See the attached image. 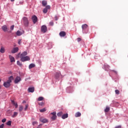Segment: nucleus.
I'll use <instances>...</instances> for the list:
<instances>
[{
    "instance_id": "nucleus-1",
    "label": "nucleus",
    "mask_w": 128,
    "mask_h": 128,
    "mask_svg": "<svg viewBox=\"0 0 128 128\" xmlns=\"http://www.w3.org/2000/svg\"><path fill=\"white\" fill-rule=\"evenodd\" d=\"M22 22L26 28H28V24H30V22H28V19L26 17H23L22 18Z\"/></svg>"
},
{
    "instance_id": "nucleus-2",
    "label": "nucleus",
    "mask_w": 128,
    "mask_h": 128,
    "mask_svg": "<svg viewBox=\"0 0 128 128\" xmlns=\"http://www.w3.org/2000/svg\"><path fill=\"white\" fill-rule=\"evenodd\" d=\"M83 34H88V26L86 24H82V26Z\"/></svg>"
},
{
    "instance_id": "nucleus-3",
    "label": "nucleus",
    "mask_w": 128,
    "mask_h": 128,
    "mask_svg": "<svg viewBox=\"0 0 128 128\" xmlns=\"http://www.w3.org/2000/svg\"><path fill=\"white\" fill-rule=\"evenodd\" d=\"M20 58L21 62H26L30 60V57H28V56H24L20 57Z\"/></svg>"
},
{
    "instance_id": "nucleus-4",
    "label": "nucleus",
    "mask_w": 128,
    "mask_h": 128,
    "mask_svg": "<svg viewBox=\"0 0 128 128\" xmlns=\"http://www.w3.org/2000/svg\"><path fill=\"white\" fill-rule=\"evenodd\" d=\"M50 114L52 115L51 117V120H56V112L50 113Z\"/></svg>"
},
{
    "instance_id": "nucleus-5",
    "label": "nucleus",
    "mask_w": 128,
    "mask_h": 128,
    "mask_svg": "<svg viewBox=\"0 0 128 128\" xmlns=\"http://www.w3.org/2000/svg\"><path fill=\"white\" fill-rule=\"evenodd\" d=\"M46 30H48V28H46V26H42L41 28V31L42 32H44V34L45 32H46Z\"/></svg>"
},
{
    "instance_id": "nucleus-6",
    "label": "nucleus",
    "mask_w": 128,
    "mask_h": 128,
    "mask_svg": "<svg viewBox=\"0 0 128 128\" xmlns=\"http://www.w3.org/2000/svg\"><path fill=\"white\" fill-rule=\"evenodd\" d=\"M21 80H22V79L20 78V77L17 76L14 82L15 84H18V82H20Z\"/></svg>"
},
{
    "instance_id": "nucleus-7",
    "label": "nucleus",
    "mask_w": 128,
    "mask_h": 128,
    "mask_svg": "<svg viewBox=\"0 0 128 128\" xmlns=\"http://www.w3.org/2000/svg\"><path fill=\"white\" fill-rule=\"evenodd\" d=\"M4 88H10V82H8V81L4 82Z\"/></svg>"
},
{
    "instance_id": "nucleus-8",
    "label": "nucleus",
    "mask_w": 128,
    "mask_h": 128,
    "mask_svg": "<svg viewBox=\"0 0 128 128\" xmlns=\"http://www.w3.org/2000/svg\"><path fill=\"white\" fill-rule=\"evenodd\" d=\"M32 20L34 24H36L38 22V17L34 15L32 16Z\"/></svg>"
},
{
    "instance_id": "nucleus-9",
    "label": "nucleus",
    "mask_w": 128,
    "mask_h": 128,
    "mask_svg": "<svg viewBox=\"0 0 128 128\" xmlns=\"http://www.w3.org/2000/svg\"><path fill=\"white\" fill-rule=\"evenodd\" d=\"M40 122H43V124H46L48 122V120L42 117L40 118Z\"/></svg>"
},
{
    "instance_id": "nucleus-10",
    "label": "nucleus",
    "mask_w": 128,
    "mask_h": 128,
    "mask_svg": "<svg viewBox=\"0 0 128 128\" xmlns=\"http://www.w3.org/2000/svg\"><path fill=\"white\" fill-rule=\"evenodd\" d=\"M18 52V48L16 47L14 48L12 50V54H16V52Z\"/></svg>"
},
{
    "instance_id": "nucleus-11",
    "label": "nucleus",
    "mask_w": 128,
    "mask_h": 128,
    "mask_svg": "<svg viewBox=\"0 0 128 128\" xmlns=\"http://www.w3.org/2000/svg\"><path fill=\"white\" fill-rule=\"evenodd\" d=\"M59 34H60V36L64 37V36H66V32H64V31H62L60 32Z\"/></svg>"
},
{
    "instance_id": "nucleus-12",
    "label": "nucleus",
    "mask_w": 128,
    "mask_h": 128,
    "mask_svg": "<svg viewBox=\"0 0 128 128\" xmlns=\"http://www.w3.org/2000/svg\"><path fill=\"white\" fill-rule=\"evenodd\" d=\"M0 52H1V54H4V52H6V49L3 46H1L0 49Z\"/></svg>"
},
{
    "instance_id": "nucleus-13",
    "label": "nucleus",
    "mask_w": 128,
    "mask_h": 128,
    "mask_svg": "<svg viewBox=\"0 0 128 128\" xmlns=\"http://www.w3.org/2000/svg\"><path fill=\"white\" fill-rule=\"evenodd\" d=\"M9 58L10 59V62H16L14 58L10 55L9 56Z\"/></svg>"
},
{
    "instance_id": "nucleus-14",
    "label": "nucleus",
    "mask_w": 128,
    "mask_h": 128,
    "mask_svg": "<svg viewBox=\"0 0 128 128\" xmlns=\"http://www.w3.org/2000/svg\"><path fill=\"white\" fill-rule=\"evenodd\" d=\"M2 28L4 32H8V26H6V25L3 26Z\"/></svg>"
},
{
    "instance_id": "nucleus-15",
    "label": "nucleus",
    "mask_w": 128,
    "mask_h": 128,
    "mask_svg": "<svg viewBox=\"0 0 128 128\" xmlns=\"http://www.w3.org/2000/svg\"><path fill=\"white\" fill-rule=\"evenodd\" d=\"M28 92H34V88L32 87L28 88Z\"/></svg>"
},
{
    "instance_id": "nucleus-16",
    "label": "nucleus",
    "mask_w": 128,
    "mask_h": 128,
    "mask_svg": "<svg viewBox=\"0 0 128 128\" xmlns=\"http://www.w3.org/2000/svg\"><path fill=\"white\" fill-rule=\"evenodd\" d=\"M28 54V52H23L20 55V58L26 56Z\"/></svg>"
},
{
    "instance_id": "nucleus-17",
    "label": "nucleus",
    "mask_w": 128,
    "mask_h": 128,
    "mask_svg": "<svg viewBox=\"0 0 128 128\" xmlns=\"http://www.w3.org/2000/svg\"><path fill=\"white\" fill-rule=\"evenodd\" d=\"M68 118V114H64L62 116V118L63 120H64L66 118Z\"/></svg>"
},
{
    "instance_id": "nucleus-18",
    "label": "nucleus",
    "mask_w": 128,
    "mask_h": 128,
    "mask_svg": "<svg viewBox=\"0 0 128 128\" xmlns=\"http://www.w3.org/2000/svg\"><path fill=\"white\" fill-rule=\"evenodd\" d=\"M22 34H24V32H22L20 31V30H18L16 32V36H22Z\"/></svg>"
},
{
    "instance_id": "nucleus-19",
    "label": "nucleus",
    "mask_w": 128,
    "mask_h": 128,
    "mask_svg": "<svg viewBox=\"0 0 128 128\" xmlns=\"http://www.w3.org/2000/svg\"><path fill=\"white\" fill-rule=\"evenodd\" d=\"M12 80H14V76H10L8 78V80H7V82H10V84L12 82Z\"/></svg>"
},
{
    "instance_id": "nucleus-20",
    "label": "nucleus",
    "mask_w": 128,
    "mask_h": 128,
    "mask_svg": "<svg viewBox=\"0 0 128 128\" xmlns=\"http://www.w3.org/2000/svg\"><path fill=\"white\" fill-rule=\"evenodd\" d=\"M12 104L15 106L16 108H18V103H16V102H14V100H12Z\"/></svg>"
},
{
    "instance_id": "nucleus-21",
    "label": "nucleus",
    "mask_w": 128,
    "mask_h": 128,
    "mask_svg": "<svg viewBox=\"0 0 128 128\" xmlns=\"http://www.w3.org/2000/svg\"><path fill=\"white\" fill-rule=\"evenodd\" d=\"M36 67V64H31L29 65L28 66V68L30 70V68H35Z\"/></svg>"
},
{
    "instance_id": "nucleus-22",
    "label": "nucleus",
    "mask_w": 128,
    "mask_h": 128,
    "mask_svg": "<svg viewBox=\"0 0 128 128\" xmlns=\"http://www.w3.org/2000/svg\"><path fill=\"white\" fill-rule=\"evenodd\" d=\"M42 4L43 6H46V4H48V2H46V0H42Z\"/></svg>"
},
{
    "instance_id": "nucleus-23",
    "label": "nucleus",
    "mask_w": 128,
    "mask_h": 128,
    "mask_svg": "<svg viewBox=\"0 0 128 128\" xmlns=\"http://www.w3.org/2000/svg\"><path fill=\"white\" fill-rule=\"evenodd\" d=\"M82 116V114L80 112H77L75 114L76 118H78L79 116Z\"/></svg>"
},
{
    "instance_id": "nucleus-24",
    "label": "nucleus",
    "mask_w": 128,
    "mask_h": 128,
    "mask_svg": "<svg viewBox=\"0 0 128 128\" xmlns=\"http://www.w3.org/2000/svg\"><path fill=\"white\" fill-rule=\"evenodd\" d=\"M110 107L106 106V108L104 110V112H110Z\"/></svg>"
},
{
    "instance_id": "nucleus-25",
    "label": "nucleus",
    "mask_w": 128,
    "mask_h": 128,
    "mask_svg": "<svg viewBox=\"0 0 128 128\" xmlns=\"http://www.w3.org/2000/svg\"><path fill=\"white\" fill-rule=\"evenodd\" d=\"M18 112H14V114L12 116V118H16L18 116Z\"/></svg>"
},
{
    "instance_id": "nucleus-26",
    "label": "nucleus",
    "mask_w": 128,
    "mask_h": 128,
    "mask_svg": "<svg viewBox=\"0 0 128 128\" xmlns=\"http://www.w3.org/2000/svg\"><path fill=\"white\" fill-rule=\"evenodd\" d=\"M59 76H60V72H56L55 76L56 78H58Z\"/></svg>"
},
{
    "instance_id": "nucleus-27",
    "label": "nucleus",
    "mask_w": 128,
    "mask_h": 128,
    "mask_svg": "<svg viewBox=\"0 0 128 128\" xmlns=\"http://www.w3.org/2000/svg\"><path fill=\"white\" fill-rule=\"evenodd\" d=\"M22 110H24V106H20L19 107V112H22Z\"/></svg>"
},
{
    "instance_id": "nucleus-28",
    "label": "nucleus",
    "mask_w": 128,
    "mask_h": 128,
    "mask_svg": "<svg viewBox=\"0 0 128 128\" xmlns=\"http://www.w3.org/2000/svg\"><path fill=\"white\" fill-rule=\"evenodd\" d=\"M17 64L21 67L22 66V64L20 61H17Z\"/></svg>"
},
{
    "instance_id": "nucleus-29",
    "label": "nucleus",
    "mask_w": 128,
    "mask_h": 128,
    "mask_svg": "<svg viewBox=\"0 0 128 128\" xmlns=\"http://www.w3.org/2000/svg\"><path fill=\"white\" fill-rule=\"evenodd\" d=\"M62 114H63L62 112H59L57 114L58 116H62Z\"/></svg>"
},
{
    "instance_id": "nucleus-30",
    "label": "nucleus",
    "mask_w": 128,
    "mask_h": 128,
    "mask_svg": "<svg viewBox=\"0 0 128 128\" xmlns=\"http://www.w3.org/2000/svg\"><path fill=\"white\" fill-rule=\"evenodd\" d=\"M6 124L7 126H12V121H10V120L8 121V122L6 123Z\"/></svg>"
},
{
    "instance_id": "nucleus-31",
    "label": "nucleus",
    "mask_w": 128,
    "mask_h": 128,
    "mask_svg": "<svg viewBox=\"0 0 128 128\" xmlns=\"http://www.w3.org/2000/svg\"><path fill=\"white\" fill-rule=\"evenodd\" d=\"M43 100H44V97L40 96V97H39L38 98V102H40V101Z\"/></svg>"
},
{
    "instance_id": "nucleus-32",
    "label": "nucleus",
    "mask_w": 128,
    "mask_h": 128,
    "mask_svg": "<svg viewBox=\"0 0 128 128\" xmlns=\"http://www.w3.org/2000/svg\"><path fill=\"white\" fill-rule=\"evenodd\" d=\"M46 10H50V6L49 5H48L46 6Z\"/></svg>"
},
{
    "instance_id": "nucleus-33",
    "label": "nucleus",
    "mask_w": 128,
    "mask_h": 128,
    "mask_svg": "<svg viewBox=\"0 0 128 128\" xmlns=\"http://www.w3.org/2000/svg\"><path fill=\"white\" fill-rule=\"evenodd\" d=\"M43 12H44V14H46V12H48V10H46V8H45L43 10Z\"/></svg>"
},
{
    "instance_id": "nucleus-34",
    "label": "nucleus",
    "mask_w": 128,
    "mask_h": 128,
    "mask_svg": "<svg viewBox=\"0 0 128 128\" xmlns=\"http://www.w3.org/2000/svg\"><path fill=\"white\" fill-rule=\"evenodd\" d=\"M46 108H44L40 110V112H46Z\"/></svg>"
},
{
    "instance_id": "nucleus-35",
    "label": "nucleus",
    "mask_w": 128,
    "mask_h": 128,
    "mask_svg": "<svg viewBox=\"0 0 128 128\" xmlns=\"http://www.w3.org/2000/svg\"><path fill=\"white\" fill-rule=\"evenodd\" d=\"M115 92L116 94H120V90H116Z\"/></svg>"
},
{
    "instance_id": "nucleus-36",
    "label": "nucleus",
    "mask_w": 128,
    "mask_h": 128,
    "mask_svg": "<svg viewBox=\"0 0 128 128\" xmlns=\"http://www.w3.org/2000/svg\"><path fill=\"white\" fill-rule=\"evenodd\" d=\"M28 108V104H26V105L25 108H24V110H27Z\"/></svg>"
},
{
    "instance_id": "nucleus-37",
    "label": "nucleus",
    "mask_w": 128,
    "mask_h": 128,
    "mask_svg": "<svg viewBox=\"0 0 128 128\" xmlns=\"http://www.w3.org/2000/svg\"><path fill=\"white\" fill-rule=\"evenodd\" d=\"M14 25L12 26H10V30H14Z\"/></svg>"
},
{
    "instance_id": "nucleus-38",
    "label": "nucleus",
    "mask_w": 128,
    "mask_h": 128,
    "mask_svg": "<svg viewBox=\"0 0 128 128\" xmlns=\"http://www.w3.org/2000/svg\"><path fill=\"white\" fill-rule=\"evenodd\" d=\"M39 106H44V102H41L38 103Z\"/></svg>"
},
{
    "instance_id": "nucleus-39",
    "label": "nucleus",
    "mask_w": 128,
    "mask_h": 128,
    "mask_svg": "<svg viewBox=\"0 0 128 128\" xmlns=\"http://www.w3.org/2000/svg\"><path fill=\"white\" fill-rule=\"evenodd\" d=\"M4 124H2L0 125V128H4Z\"/></svg>"
},
{
    "instance_id": "nucleus-40",
    "label": "nucleus",
    "mask_w": 128,
    "mask_h": 128,
    "mask_svg": "<svg viewBox=\"0 0 128 128\" xmlns=\"http://www.w3.org/2000/svg\"><path fill=\"white\" fill-rule=\"evenodd\" d=\"M20 1V4H24V1L22 0H18Z\"/></svg>"
},
{
    "instance_id": "nucleus-41",
    "label": "nucleus",
    "mask_w": 128,
    "mask_h": 128,
    "mask_svg": "<svg viewBox=\"0 0 128 128\" xmlns=\"http://www.w3.org/2000/svg\"><path fill=\"white\" fill-rule=\"evenodd\" d=\"M2 122H6V118H4L2 120Z\"/></svg>"
},
{
    "instance_id": "nucleus-42",
    "label": "nucleus",
    "mask_w": 128,
    "mask_h": 128,
    "mask_svg": "<svg viewBox=\"0 0 128 128\" xmlns=\"http://www.w3.org/2000/svg\"><path fill=\"white\" fill-rule=\"evenodd\" d=\"M18 44H22V39L18 40Z\"/></svg>"
},
{
    "instance_id": "nucleus-43",
    "label": "nucleus",
    "mask_w": 128,
    "mask_h": 128,
    "mask_svg": "<svg viewBox=\"0 0 128 128\" xmlns=\"http://www.w3.org/2000/svg\"><path fill=\"white\" fill-rule=\"evenodd\" d=\"M38 124V122H33L32 123V126H34V124Z\"/></svg>"
},
{
    "instance_id": "nucleus-44",
    "label": "nucleus",
    "mask_w": 128,
    "mask_h": 128,
    "mask_svg": "<svg viewBox=\"0 0 128 128\" xmlns=\"http://www.w3.org/2000/svg\"><path fill=\"white\" fill-rule=\"evenodd\" d=\"M77 40H78V42H80L82 40V39L80 38H77Z\"/></svg>"
},
{
    "instance_id": "nucleus-45",
    "label": "nucleus",
    "mask_w": 128,
    "mask_h": 128,
    "mask_svg": "<svg viewBox=\"0 0 128 128\" xmlns=\"http://www.w3.org/2000/svg\"><path fill=\"white\" fill-rule=\"evenodd\" d=\"M50 26H54V22H50Z\"/></svg>"
},
{
    "instance_id": "nucleus-46",
    "label": "nucleus",
    "mask_w": 128,
    "mask_h": 128,
    "mask_svg": "<svg viewBox=\"0 0 128 128\" xmlns=\"http://www.w3.org/2000/svg\"><path fill=\"white\" fill-rule=\"evenodd\" d=\"M54 18H55V20H58V16H55Z\"/></svg>"
},
{
    "instance_id": "nucleus-47",
    "label": "nucleus",
    "mask_w": 128,
    "mask_h": 128,
    "mask_svg": "<svg viewBox=\"0 0 128 128\" xmlns=\"http://www.w3.org/2000/svg\"><path fill=\"white\" fill-rule=\"evenodd\" d=\"M115 128H122V126H116V127H115Z\"/></svg>"
},
{
    "instance_id": "nucleus-48",
    "label": "nucleus",
    "mask_w": 128,
    "mask_h": 128,
    "mask_svg": "<svg viewBox=\"0 0 128 128\" xmlns=\"http://www.w3.org/2000/svg\"><path fill=\"white\" fill-rule=\"evenodd\" d=\"M112 72H113L115 74H118V72L114 70H112Z\"/></svg>"
},
{
    "instance_id": "nucleus-49",
    "label": "nucleus",
    "mask_w": 128,
    "mask_h": 128,
    "mask_svg": "<svg viewBox=\"0 0 128 128\" xmlns=\"http://www.w3.org/2000/svg\"><path fill=\"white\" fill-rule=\"evenodd\" d=\"M20 53H19L18 54H17L16 58H20Z\"/></svg>"
},
{
    "instance_id": "nucleus-50",
    "label": "nucleus",
    "mask_w": 128,
    "mask_h": 128,
    "mask_svg": "<svg viewBox=\"0 0 128 128\" xmlns=\"http://www.w3.org/2000/svg\"><path fill=\"white\" fill-rule=\"evenodd\" d=\"M104 66H106L108 68H110V66L106 64H104Z\"/></svg>"
},
{
    "instance_id": "nucleus-51",
    "label": "nucleus",
    "mask_w": 128,
    "mask_h": 128,
    "mask_svg": "<svg viewBox=\"0 0 128 128\" xmlns=\"http://www.w3.org/2000/svg\"><path fill=\"white\" fill-rule=\"evenodd\" d=\"M26 100H24L22 102V104H26Z\"/></svg>"
},
{
    "instance_id": "nucleus-52",
    "label": "nucleus",
    "mask_w": 128,
    "mask_h": 128,
    "mask_svg": "<svg viewBox=\"0 0 128 128\" xmlns=\"http://www.w3.org/2000/svg\"><path fill=\"white\" fill-rule=\"evenodd\" d=\"M14 0H10V2H14Z\"/></svg>"
},
{
    "instance_id": "nucleus-53",
    "label": "nucleus",
    "mask_w": 128,
    "mask_h": 128,
    "mask_svg": "<svg viewBox=\"0 0 128 128\" xmlns=\"http://www.w3.org/2000/svg\"><path fill=\"white\" fill-rule=\"evenodd\" d=\"M2 88V86H0V89H1Z\"/></svg>"
},
{
    "instance_id": "nucleus-54",
    "label": "nucleus",
    "mask_w": 128,
    "mask_h": 128,
    "mask_svg": "<svg viewBox=\"0 0 128 128\" xmlns=\"http://www.w3.org/2000/svg\"><path fill=\"white\" fill-rule=\"evenodd\" d=\"M0 82H1V80H0Z\"/></svg>"
}]
</instances>
